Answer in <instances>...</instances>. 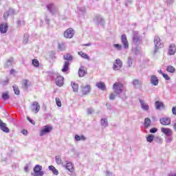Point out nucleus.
Returning a JSON list of instances; mask_svg holds the SVG:
<instances>
[{"instance_id": "1", "label": "nucleus", "mask_w": 176, "mask_h": 176, "mask_svg": "<svg viewBox=\"0 0 176 176\" xmlns=\"http://www.w3.org/2000/svg\"><path fill=\"white\" fill-rule=\"evenodd\" d=\"M121 43H122V46L120 44H114L113 47L118 52L122 50V49H129V41H127V36L126 34H122L121 36Z\"/></svg>"}, {"instance_id": "2", "label": "nucleus", "mask_w": 176, "mask_h": 176, "mask_svg": "<svg viewBox=\"0 0 176 176\" xmlns=\"http://www.w3.org/2000/svg\"><path fill=\"white\" fill-rule=\"evenodd\" d=\"M154 45H155V50H154V54H156L157 53V50L159 49H162L163 47V42H162V40H160V37L155 36L154 37Z\"/></svg>"}, {"instance_id": "3", "label": "nucleus", "mask_w": 176, "mask_h": 176, "mask_svg": "<svg viewBox=\"0 0 176 176\" xmlns=\"http://www.w3.org/2000/svg\"><path fill=\"white\" fill-rule=\"evenodd\" d=\"M123 84L121 82H116L113 85V90L117 95L121 94L123 92Z\"/></svg>"}, {"instance_id": "4", "label": "nucleus", "mask_w": 176, "mask_h": 176, "mask_svg": "<svg viewBox=\"0 0 176 176\" xmlns=\"http://www.w3.org/2000/svg\"><path fill=\"white\" fill-rule=\"evenodd\" d=\"M74 35H75V30L72 28L66 30L63 34V36L66 38V39H72V38H74Z\"/></svg>"}, {"instance_id": "5", "label": "nucleus", "mask_w": 176, "mask_h": 176, "mask_svg": "<svg viewBox=\"0 0 176 176\" xmlns=\"http://www.w3.org/2000/svg\"><path fill=\"white\" fill-rule=\"evenodd\" d=\"M33 171L34 173V176H43L45 174V172L42 170V166L39 164H36L34 166Z\"/></svg>"}, {"instance_id": "6", "label": "nucleus", "mask_w": 176, "mask_h": 176, "mask_svg": "<svg viewBox=\"0 0 176 176\" xmlns=\"http://www.w3.org/2000/svg\"><path fill=\"white\" fill-rule=\"evenodd\" d=\"M52 130H53V127H52V126H49V125L44 126L43 129H42L40 131V136L43 137V135H46V134H49V133H50Z\"/></svg>"}, {"instance_id": "7", "label": "nucleus", "mask_w": 176, "mask_h": 176, "mask_svg": "<svg viewBox=\"0 0 176 176\" xmlns=\"http://www.w3.org/2000/svg\"><path fill=\"white\" fill-rule=\"evenodd\" d=\"M47 9L52 14H57L58 13V8L53 3L47 5Z\"/></svg>"}, {"instance_id": "8", "label": "nucleus", "mask_w": 176, "mask_h": 176, "mask_svg": "<svg viewBox=\"0 0 176 176\" xmlns=\"http://www.w3.org/2000/svg\"><path fill=\"white\" fill-rule=\"evenodd\" d=\"M91 90V87L90 85H82L80 87V91L82 96H87Z\"/></svg>"}, {"instance_id": "9", "label": "nucleus", "mask_w": 176, "mask_h": 176, "mask_svg": "<svg viewBox=\"0 0 176 176\" xmlns=\"http://www.w3.org/2000/svg\"><path fill=\"white\" fill-rule=\"evenodd\" d=\"M133 42L136 45L141 43V37L138 35V32L137 31L133 32Z\"/></svg>"}, {"instance_id": "10", "label": "nucleus", "mask_w": 176, "mask_h": 176, "mask_svg": "<svg viewBox=\"0 0 176 176\" xmlns=\"http://www.w3.org/2000/svg\"><path fill=\"white\" fill-rule=\"evenodd\" d=\"M32 111L36 113H38L39 112V110L41 109V105H39V103L38 102H34L32 104Z\"/></svg>"}, {"instance_id": "11", "label": "nucleus", "mask_w": 176, "mask_h": 176, "mask_svg": "<svg viewBox=\"0 0 176 176\" xmlns=\"http://www.w3.org/2000/svg\"><path fill=\"white\" fill-rule=\"evenodd\" d=\"M160 122L163 126H168L171 123V119L165 117L160 119Z\"/></svg>"}, {"instance_id": "12", "label": "nucleus", "mask_w": 176, "mask_h": 176, "mask_svg": "<svg viewBox=\"0 0 176 176\" xmlns=\"http://www.w3.org/2000/svg\"><path fill=\"white\" fill-rule=\"evenodd\" d=\"M56 85H57V86H59V87H61V86H63L64 85V77L59 76H58L56 80Z\"/></svg>"}, {"instance_id": "13", "label": "nucleus", "mask_w": 176, "mask_h": 176, "mask_svg": "<svg viewBox=\"0 0 176 176\" xmlns=\"http://www.w3.org/2000/svg\"><path fill=\"white\" fill-rule=\"evenodd\" d=\"M8 23L0 24V32L1 34H6L8 32Z\"/></svg>"}, {"instance_id": "14", "label": "nucleus", "mask_w": 176, "mask_h": 176, "mask_svg": "<svg viewBox=\"0 0 176 176\" xmlns=\"http://www.w3.org/2000/svg\"><path fill=\"white\" fill-rule=\"evenodd\" d=\"M151 83L153 84V86H157L159 85V78L155 75H152L150 77Z\"/></svg>"}, {"instance_id": "15", "label": "nucleus", "mask_w": 176, "mask_h": 176, "mask_svg": "<svg viewBox=\"0 0 176 176\" xmlns=\"http://www.w3.org/2000/svg\"><path fill=\"white\" fill-rule=\"evenodd\" d=\"M0 129L2 130V131H4V133H9L10 130L9 128L6 126V124L0 120Z\"/></svg>"}, {"instance_id": "16", "label": "nucleus", "mask_w": 176, "mask_h": 176, "mask_svg": "<svg viewBox=\"0 0 176 176\" xmlns=\"http://www.w3.org/2000/svg\"><path fill=\"white\" fill-rule=\"evenodd\" d=\"M139 101L140 102L142 109H143L144 111H149V105H148V104L145 103V101H144L141 99H140Z\"/></svg>"}, {"instance_id": "17", "label": "nucleus", "mask_w": 176, "mask_h": 176, "mask_svg": "<svg viewBox=\"0 0 176 176\" xmlns=\"http://www.w3.org/2000/svg\"><path fill=\"white\" fill-rule=\"evenodd\" d=\"M176 52V47L174 44H170L169 46V50H168V54L170 56H173V54H175Z\"/></svg>"}, {"instance_id": "18", "label": "nucleus", "mask_w": 176, "mask_h": 176, "mask_svg": "<svg viewBox=\"0 0 176 176\" xmlns=\"http://www.w3.org/2000/svg\"><path fill=\"white\" fill-rule=\"evenodd\" d=\"M161 131L163 133V134H165V135L168 136H170L173 134V131L168 128H162Z\"/></svg>"}, {"instance_id": "19", "label": "nucleus", "mask_w": 176, "mask_h": 176, "mask_svg": "<svg viewBox=\"0 0 176 176\" xmlns=\"http://www.w3.org/2000/svg\"><path fill=\"white\" fill-rule=\"evenodd\" d=\"M87 74V70L84 67H81L78 70V75L80 78H83L85 75Z\"/></svg>"}, {"instance_id": "20", "label": "nucleus", "mask_w": 176, "mask_h": 176, "mask_svg": "<svg viewBox=\"0 0 176 176\" xmlns=\"http://www.w3.org/2000/svg\"><path fill=\"white\" fill-rule=\"evenodd\" d=\"M48 168L50 171H52L54 175H58V170H57L56 167H54V166H52V165L49 166Z\"/></svg>"}, {"instance_id": "21", "label": "nucleus", "mask_w": 176, "mask_h": 176, "mask_svg": "<svg viewBox=\"0 0 176 176\" xmlns=\"http://www.w3.org/2000/svg\"><path fill=\"white\" fill-rule=\"evenodd\" d=\"M156 109H162L164 108V104L161 101H156L155 102Z\"/></svg>"}, {"instance_id": "22", "label": "nucleus", "mask_w": 176, "mask_h": 176, "mask_svg": "<svg viewBox=\"0 0 176 176\" xmlns=\"http://www.w3.org/2000/svg\"><path fill=\"white\" fill-rule=\"evenodd\" d=\"M14 64H15V63H14V58H8L6 62V65L7 67H12V65H13Z\"/></svg>"}, {"instance_id": "23", "label": "nucleus", "mask_w": 176, "mask_h": 176, "mask_svg": "<svg viewBox=\"0 0 176 176\" xmlns=\"http://www.w3.org/2000/svg\"><path fill=\"white\" fill-rule=\"evenodd\" d=\"M97 87H98V89H100V90H103L105 91L107 90V87L105 86V83L102 82H99L96 84Z\"/></svg>"}, {"instance_id": "24", "label": "nucleus", "mask_w": 176, "mask_h": 176, "mask_svg": "<svg viewBox=\"0 0 176 176\" xmlns=\"http://www.w3.org/2000/svg\"><path fill=\"white\" fill-rule=\"evenodd\" d=\"M94 21L98 23H104V19L100 15H96L95 18L94 19Z\"/></svg>"}, {"instance_id": "25", "label": "nucleus", "mask_w": 176, "mask_h": 176, "mask_svg": "<svg viewBox=\"0 0 176 176\" xmlns=\"http://www.w3.org/2000/svg\"><path fill=\"white\" fill-rule=\"evenodd\" d=\"M66 168L70 173H74V165L71 162H67L66 164Z\"/></svg>"}, {"instance_id": "26", "label": "nucleus", "mask_w": 176, "mask_h": 176, "mask_svg": "<svg viewBox=\"0 0 176 176\" xmlns=\"http://www.w3.org/2000/svg\"><path fill=\"white\" fill-rule=\"evenodd\" d=\"M74 140H76V141H86V137H85V135H76L74 137Z\"/></svg>"}, {"instance_id": "27", "label": "nucleus", "mask_w": 176, "mask_h": 176, "mask_svg": "<svg viewBox=\"0 0 176 176\" xmlns=\"http://www.w3.org/2000/svg\"><path fill=\"white\" fill-rule=\"evenodd\" d=\"M151 123H152V121L149 118H146L144 120V127L145 129H148L151 126Z\"/></svg>"}, {"instance_id": "28", "label": "nucleus", "mask_w": 176, "mask_h": 176, "mask_svg": "<svg viewBox=\"0 0 176 176\" xmlns=\"http://www.w3.org/2000/svg\"><path fill=\"white\" fill-rule=\"evenodd\" d=\"M78 56H80L82 58H85V60H89L90 58V57L89 56V55H87V54H85L82 51L78 52Z\"/></svg>"}, {"instance_id": "29", "label": "nucleus", "mask_w": 176, "mask_h": 176, "mask_svg": "<svg viewBox=\"0 0 176 176\" xmlns=\"http://www.w3.org/2000/svg\"><path fill=\"white\" fill-rule=\"evenodd\" d=\"M63 58L67 61H72L74 60V56L71 54H66L63 56Z\"/></svg>"}, {"instance_id": "30", "label": "nucleus", "mask_w": 176, "mask_h": 176, "mask_svg": "<svg viewBox=\"0 0 176 176\" xmlns=\"http://www.w3.org/2000/svg\"><path fill=\"white\" fill-rule=\"evenodd\" d=\"M122 66H123V63H122V60H120V59L119 58L116 60L113 65V67H122Z\"/></svg>"}, {"instance_id": "31", "label": "nucleus", "mask_w": 176, "mask_h": 176, "mask_svg": "<svg viewBox=\"0 0 176 176\" xmlns=\"http://www.w3.org/2000/svg\"><path fill=\"white\" fill-rule=\"evenodd\" d=\"M58 49L60 50L64 51L65 49H67V45L65 43L63 42L58 44Z\"/></svg>"}, {"instance_id": "32", "label": "nucleus", "mask_w": 176, "mask_h": 176, "mask_svg": "<svg viewBox=\"0 0 176 176\" xmlns=\"http://www.w3.org/2000/svg\"><path fill=\"white\" fill-rule=\"evenodd\" d=\"M132 83L134 87H140V85L141 84V82L138 79H134Z\"/></svg>"}, {"instance_id": "33", "label": "nucleus", "mask_w": 176, "mask_h": 176, "mask_svg": "<svg viewBox=\"0 0 176 176\" xmlns=\"http://www.w3.org/2000/svg\"><path fill=\"white\" fill-rule=\"evenodd\" d=\"M72 87L75 92H78L79 90V85L75 82H72Z\"/></svg>"}, {"instance_id": "34", "label": "nucleus", "mask_w": 176, "mask_h": 176, "mask_svg": "<svg viewBox=\"0 0 176 176\" xmlns=\"http://www.w3.org/2000/svg\"><path fill=\"white\" fill-rule=\"evenodd\" d=\"M2 98L4 100H9V98H10V96H9V92H3L2 94Z\"/></svg>"}, {"instance_id": "35", "label": "nucleus", "mask_w": 176, "mask_h": 176, "mask_svg": "<svg viewBox=\"0 0 176 176\" xmlns=\"http://www.w3.org/2000/svg\"><path fill=\"white\" fill-rule=\"evenodd\" d=\"M29 38H30V34H24L23 39V43L25 45H26V43H28Z\"/></svg>"}, {"instance_id": "36", "label": "nucleus", "mask_w": 176, "mask_h": 176, "mask_svg": "<svg viewBox=\"0 0 176 176\" xmlns=\"http://www.w3.org/2000/svg\"><path fill=\"white\" fill-rule=\"evenodd\" d=\"M55 161L57 164H61L63 163V160H61V157H60V155L55 157Z\"/></svg>"}, {"instance_id": "37", "label": "nucleus", "mask_w": 176, "mask_h": 176, "mask_svg": "<svg viewBox=\"0 0 176 176\" xmlns=\"http://www.w3.org/2000/svg\"><path fill=\"white\" fill-rule=\"evenodd\" d=\"M166 71L167 72H170V74H174L175 72V68L174 67H168Z\"/></svg>"}, {"instance_id": "38", "label": "nucleus", "mask_w": 176, "mask_h": 176, "mask_svg": "<svg viewBox=\"0 0 176 176\" xmlns=\"http://www.w3.org/2000/svg\"><path fill=\"white\" fill-rule=\"evenodd\" d=\"M14 94H16V96H19L20 94V89H19V87L16 85L13 86Z\"/></svg>"}, {"instance_id": "39", "label": "nucleus", "mask_w": 176, "mask_h": 176, "mask_svg": "<svg viewBox=\"0 0 176 176\" xmlns=\"http://www.w3.org/2000/svg\"><path fill=\"white\" fill-rule=\"evenodd\" d=\"M32 64L34 67H39V60H38V59H33Z\"/></svg>"}, {"instance_id": "40", "label": "nucleus", "mask_w": 176, "mask_h": 176, "mask_svg": "<svg viewBox=\"0 0 176 176\" xmlns=\"http://www.w3.org/2000/svg\"><path fill=\"white\" fill-rule=\"evenodd\" d=\"M153 138H155V136L153 135H148V136L146 138L147 142H152V141H153Z\"/></svg>"}, {"instance_id": "41", "label": "nucleus", "mask_w": 176, "mask_h": 176, "mask_svg": "<svg viewBox=\"0 0 176 176\" xmlns=\"http://www.w3.org/2000/svg\"><path fill=\"white\" fill-rule=\"evenodd\" d=\"M28 83H30V81H28V80H23L22 82L23 87L27 89V87H28Z\"/></svg>"}, {"instance_id": "42", "label": "nucleus", "mask_w": 176, "mask_h": 176, "mask_svg": "<svg viewBox=\"0 0 176 176\" xmlns=\"http://www.w3.org/2000/svg\"><path fill=\"white\" fill-rule=\"evenodd\" d=\"M101 124H102V126H108V120H107V118H102L101 120Z\"/></svg>"}, {"instance_id": "43", "label": "nucleus", "mask_w": 176, "mask_h": 176, "mask_svg": "<svg viewBox=\"0 0 176 176\" xmlns=\"http://www.w3.org/2000/svg\"><path fill=\"white\" fill-rule=\"evenodd\" d=\"M133 61H134V59L132 58L131 57L128 58L127 64H128L129 67H131V65H133Z\"/></svg>"}, {"instance_id": "44", "label": "nucleus", "mask_w": 176, "mask_h": 176, "mask_svg": "<svg viewBox=\"0 0 176 176\" xmlns=\"http://www.w3.org/2000/svg\"><path fill=\"white\" fill-rule=\"evenodd\" d=\"M78 10L80 13H86V8L85 7H78Z\"/></svg>"}, {"instance_id": "45", "label": "nucleus", "mask_w": 176, "mask_h": 176, "mask_svg": "<svg viewBox=\"0 0 176 176\" xmlns=\"http://www.w3.org/2000/svg\"><path fill=\"white\" fill-rule=\"evenodd\" d=\"M55 101L57 107H61L62 104H61V100H60V98H56Z\"/></svg>"}, {"instance_id": "46", "label": "nucleus", "mask_w": 176, "mask_h": 176, "mask_svg": "<svg viewBox=\"0 0 176 176\" xmlns=\"http://www.w3.org/2000/svg\"><path fill=\"white\" fill-rule=\"evenodd\" d=\"M9 83V79L8 78H6V80L1 81V85L2 86H6V85H8Z\"/></svg>"}, {"instance_id": "47", "label": "nucleus", "mask_w": 176, "mask_h": 176, "mask_svg": "<svg viewBox=\"0 0 176 176\" xmlns=\"http://www.w3.org/2000/svg\"><path fill=\"white\" fill-rule=\"evenodd\" d=\"M10 15V14L9 13V11L5 12V13L3 14V19H4L5 20H6V19H8V17H9Z\"/></svg>"}, {"instance_id": "48", "label": "nucleus", "mask_w": 176, "mask_h": 176, "mask_svg": "<svg viewBox=\"0 0 176 176\" xmlns=\"http://www.w3.org/2000/svg\"><path fill=\"white\" fill-rule=\"evenodd\" d=\"M162 76L164 78V79H166V80H170V77L168 76V75L166 74H162Z\"/></svg>"}, {"instance_id": "49", "label": "nucleus", "mask_w": 176, "mask_h": 176, "mask_svg": "<svg viewBox=\"0 0 176 176\" xmlns=\"http://www.w3.org/2000/svg\"><path fill=\"white\" fill-rule=\"evenodd\" d=\"M157 131V129L156 128H152L151 129H150V133H151L152 134L156 133Z\"/></svg>"}, {"instance_id": "50", "label": "nucleus", "mask_w": 176, "mask_h": 176, "mask_svg": "<svg viewBox=\"0 0 176 176\" xmlns=\"http://www.w3.org/2000/svg\"><path fill=\"white\" fill-rule=\"evenodd\" d=\"M27 120H28L32 124H35V121L31 120L30 117H27Z\"/></svg>"}, {"instance_id": "51", "label": "nucleus", "mask_w": 176, "mask_h": 176, "mask_svg": "<svg viewBox=\"0 0 176 176\" xmlns=\"http://www.w3.org/2000/svg\"><path fill=\"white\" fill-rule=\"evenodd\" d=\"M25 23H24V21H17V25H24Z\"/></svg>"}, {"instance_id": "52", "label": "nucleus", "mask_w": 176, "mask_h": 176, "mask_svg": "<svg viewBox=\"0 0 176 176\" xmlns=\"http://www.w3.org/2000/svg\"><path fill=\"white\" fill-rule=\"evenodd\" d=\"M172 113H173V115L176 116V107H173L172 108Z\"/></svg>"}, {"instance_id": "53", "label": "nucleus", "mask_w": 176, "mask_h": 176, "mask_svg": "<svg viewBox=\"0 0 176 176\" xmlns=\"http://www.w3.org/2000/svg\"><path fill=\"white\" fill-rule=\"evenodd\" d=\"M116 96L115 95V94H111V95L109 96V100H113Z\"/></svg>"}, {"instance_id": "54", "label": "nucleus", "mask_w": 176, "mask_h": 176, "mask_svg": "<svg viewBox=\"0 0 176 176\" xmlns=\"http://www.w3.org/2000/svg\"><path fill=\"white\" fill-rule=\"evenodd\" d=\"M68 67H65L62 69V72H68Z\"/></svg>"}, {"instance_id": "55", "label": "nucleus", "mask_w": 176, "mask_h": 176, "mask_svg": "<svg viewBox=\"0 0 176 176\" xmlns=\"http://www.w3.org/2000/svg\"><path fill=\"white\" fill-rule=\"evenodd\" d=\"M8 13H10V14H14V10H13V9H10L9 10H8Z\"/></svg>"}, {"instance_id": "56", "label": "nucleus", "mask_w": 176, "mask_h": 176, "mask_svg": "<svg viewBox=\"0 0 176 176\" xmlns=\"http://www.w3.org/2000/svg\"><path fill=\"white\" fill-rule=\"evenodd\" d=\"M22 134H24V135H27V134H28V131L25 129H23Z\"/></svg>"}, {"instance_id": "57", "label": "nucleus", "mask_w": 176, "mask_h": 176, "mask_svg": "<svg viewBox=\"0 0 176 176\" xmlns=\"http://www.w3.org/2000/svg\"><path fill=\"white\" fill-rule=\"evenodd\" d=\"M69 65V60H66L63 67H68Z\"/></svg>"}, {"instance_id": "58", "label": "nucleus", "mask_w": 176, "mask_h": 176, "mask_svg": "<svg viewBox=\"0 0 176 176\" xmlns=\"http://www.w3.org/2000/svg\"><path fill=\"white\" fill-rule=\"evenodd\" d=\"M87 113L89 114V115H91L93 113V110L91 109H88L87 110Z\"/></svg>"}, {"instance_id": "59", "label": "nucleus", "mask_w": 176, "mask_h": 176, "mask_svg": "<svg viewBox=\"0 0 176 176\" xmlns=\"http://www.w3.org/2000/svg\"><path fill=\"white\" fill-rule=\"evenodd\" d=\"M82 46H91V43H87V44L82 45Z\"/></svg>"}, {"instance_id": "60", "label": "nucleus", "mask_w": 176, "mask_h": 176, "mask_svg": "<svg viewBox=\"0 0 176 176\" xmlns=\"http://www.w3.org/2000/svg\"><path fill=\"white\" fill-rule=\"evenodd\" d=\"M173 2H174V0H167V3H173Z\"/></svg>"}, {"instance_id": "61", "label": "nucleus", "mask_w": 176, "mask_h": 176, "mask_svg": "<svg viewBox=\"0 0 176 176\" xmlns=\"http://www.w3.org/2000/svg\"><path fill=\"white\" fill-rule=\"evenodd\" d=\"M28 170H29L28 166L25 167V171L26 173H28Z\"/></svg>"}, {"instance_id": "62", "label": "nucleus", "mask_w": 176, "mask_h": 176, "mask_svg": "<svg viewBox=\"0 0 176 176\" xmlns=\"http://www.w3.org/2000/svg\"><path fill=\"white\" fill-rule=\"evenodd\" d=\"M173 128H174L175 130H176V122H175V123L173 124Z\"/></svg>"}, {"instance_id": "63", "label": "nucleus", "mask_w": 176, "mask_h": 176, "mask_svg": "<svg viewBox=\"0 0 176 176\" xmlns=\"http://www.w3.org/2000/svg\"><path fill=\"white\" fill-rule=\"evenodd\" d=\"M117 68H118V67H114V68H113L114 71H116Z\"/></svg>"}, {"instance_id": "64", "label": "nucleus", "mask_w": 176, "mask_h": 176, "mask_svg": "<svg viewBox=\"0 0 176 176\" xmlns=\"http://www.w3.org/2000/svg\"><path fill=\"white\" fill-rule=\"evenodd\" d=\"M169 176H176V174H175V175H169Z\"/></svg>"}]
</instances>
